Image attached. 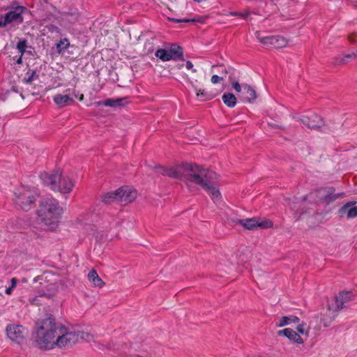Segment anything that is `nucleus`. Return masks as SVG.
<instances>
[{
	"label": "nucleus",
	"mask_w": 357,
	"mask_h": 357,
	"mask_svg": "<svg viewBox=\"0 0 357 357\" xmlns=\"http://www.w3.org/2000/svg\"><path fill=\"white\" fill-rule=\"evenodd\" d=\"M321 200L326 204H330L338 199L346 196L344 192L335 193L333 187H326L318 191Z\"/></svg>",
	"instance_id": "1a4fd4ad"
},
{
	"label": "nucleus",
	"mask_w": 357,
	"mask_h": 357,
	"mask_svg": "<svg viewBox=\"0 0 357 357\" xmlns=\"http://www.w3.org/2000/svg\"><path fill=\"white\" fill-rule=\"evenodd\" d=\"M88 278L96 287H101L105 284L102 280L98 276L97 272L93 269L89 271Z\"/></svg>",
	"instance_id": "4be33fe9"
},
{
	"label": "nucleus",
	"mask_w": 357,
	"mask_h": 357,
	"mask_svg": "<svg viewBox=\"0 0 357 357\" xmlns=\"http://www.w3.org/2000/svg\"><path fill=\"white\" fill-rule=\"evenodd\" d=\"M181 22H194L195 20L191 19H181Z\"/></svg>",
	"instance_id": "79ce46f5"
},
{
	"label": "nucleus",
	"mask_w": 357,
	"mask_h": 357,
	"mask_svg": "<svg viewBox=\"0 0 357 357\" xmlns=\"http://www.w3.org/2000/svg\"><path fill=\"white\" fill-rule=\"evenodd\" d=\"M171 20H172V21H173V22H177V23H178V22H181V19H175V18H172Z\"/></svg>",
	"instance_id": "37998d69"
},
{
	"label": "nucleus",
	"mask_w": 357,
	"mask_h": 357,
	"mask_svg": "<svg viewBox=\"0 0 357 357\" xmlns=\"http://www.w3.org/2000/svg\"><path fill=\"white\" fill-rule=\"evenodd\" d=\"M217 69V73H218L220 74V75H221V69L220 68H216Z\"/></svg>",
	"instance_id": "a18cd8bd"
},
{
	"label": "nucleus",
	"mask_w": 357,
	"mask_h": 357,
	"mask_svg": "<svg viewBox=\"0 0 357 357\" xmlns=\"http://www.w3.org/2000/svg\"><path fill=\"white\" fill-rule=\"evenodd\" d=\"M155 55L162 61H168L172 60V57L169 56V51L165 49H158Z\"/></svg>",
	"instance_id": "cd10ccee"
},
{
	"label": "nucleus",
	"mask_w": 357,
	"mask_h": 357,
	"mask_svg": "<svg viewBox=\"0 0 357 357\" xmlns=\"http://www.w3.org/2000/svg\"><path fill=\"white\" fill-rule=\"evenodd\" d=\"M43 183L49 186L52 190L61 193H69L74 188V182L67 175H63L59 171L54 174L43 172L40 175Z\"/></svg>",
	"instance_id": "20e7f679"
},
{
	"label": "nucleus",
	"mask_w": 357,
	"mask_h": 357,
	"mask_svg": "<svg viewBox=\"0 0 357 357\" xmlns=\"http://www.w3.org/2000/svg\"><path fill=\"white\" fill-rule=\"evenodd\" d=\"M6 333L10 340L20 344L24 340L25 329L20 325H9L6 327Z\"/></svg>",
	"instance_id": "9b49d317"
},
{
	"label": "nucleus",
	"mask_w": 357,
	"mask_h": 357,
	"mask_svg": "<svg viewBox=\"0 0 357 357\" xmlns=\"http://www.w3.org/2000/svg\"><path fill=\"white\" fill-rule=\"evenodd\" d=\"M197 96L203 99V100H211L214 96L205 91L204 89H195Z\"/></svg>",
	"instance_id": "c756f323"
},
{
	"label": "nucleus",
	"mask_w": 357,
	"mask_h": 357,
	"mask_svg": "<svg viewBox=\"0 0 357 357\" xmlns=\"http://www.w3.org/2000/svg\"><path fill=\"white\" fill-rule=\"evenodd\" d=\"M249 13H250L249 12H245V13H240V15H239V16H241V17H243V18H245H245H247V17H248V16Z\"/></svg>",
	"instance_id": "ea45409f"
},
{
	"label": "nucleus",
	"mask_w": 357,
	"mask_h": 357,
	"mask_svg": "<svg viewBox=\"0 0 357 357\" xmlns=\"http://www.w3.org/2000/svg\"><path fill=\"white\" fill-rule=\"evenodd\" d=\"M38 195L34 188L21 187L15 192V203L24 211H29L35 205Z\"/></svg>",
	"instance_id": "39448f33"
},
{
	"label": "nucleus",
	"mask_w": 357,
	"mask_h": 357,
	"mask_svg": "<svg viewBox=\"0 0 357 357\" xmlns=\"http://www.w3.org/2000/svg\"><path fill=\"white\" fill-rule=\"evenodd\" d=\"M82 337L80 332L68 331L67 328L61 324L58 336L56 339V346L62 348L71 346Z\"/></svg>",
	"instance_id": "0eeeda50"
},
{
	"label": "nucleus",
	"mask_w": 357,
	"mask_h": 357,
	"mask_svg": "<svg viewBox=\"0 0 357 357\" xmlns=\"http://www.w3.org/2000/svg\"><path fill=\"white\" fill-rule=\"evenodd\" d=\"M352 293L350 291H342L335 297L334 303L328 304L329 310L337 312L342 310L344 304L352 300Z\"/></svg>",
	"instance_id": "9d476101"
},
{
	"label": "nucleus",
	"mask_w": 357,
	"mask_h": 357,
	"mask_svg": "<svg viewBox=\"0 0 357 357\" xmlns=\"http://www.w3.org/2000/svg\"><path fill=\"white\" fill-rule=\"evenodd\" d=\"M278 335H284L287 337L289 340L296 342L297 344H303V340L302 337L293 329L291 328H284L283 330L279 331L278 332Z\"/></svg>",
	"instance_id": "2eb2a0df"
},
{
	"label": "nucleus",
	"mask_w": 357,
	"mask_h": 357,
	"mask_svg": "<svg viewBox=\"0 0 357 357\" xmlns=\"http://www.w3.org/2000/svg\"><path fill=\"white\" fill-rule=\"evenodd\" d=\"M17 278H13L11 279V285H10L11 288H15L16 287V285H17Z\"/></svg>",
	"instance_id": "e433bc0d"
},
{
	"label": "nucleus",
	"mask_w": 357,
	"mask_h": 357,
	"mask_svg": "<svg viewBox=\"0 0 357 357\" xmlns=\"http://www.w3.org/2000/svg\"><path fill=\"white\" fill-rule=\"evenodd\" d=\"M222 99L223 102L229 107H234L236 105V98L233 93H224Z\"/></svg>",
	"instance_id": "393cba45"
},
{
	"label": "nucleus",
	"mask_w": 357,
	"mask_h": 357,
	"mask_svg": "<svg viewBox=\"0 0 357 357\" xmlns=\"http://www.w3.org/2000/svg\"><path fill=\"white\" fill-rule=\"evenodd\" d=\"M54 103L60 107L71 105L74 102V99L68 95L56 94L54 96Z\"/></svg>",
	"instance_id": "f3484780"
},
{
	"label": "nucleus",
	"mask_w": 357,
	"mask_h": 357,
	"mask_svg": "<svg viewBox=\"0 0 357 357\" xmlns=\"http://www.w3.org/2000/svg\"><path fill=\"white\" fill-rule=\"evenodd\" d=\"M116 190L119 195V202L124 204L132 202L137 197V191L128 186L121 187Z\"/></svg>",
	"instance_id": "f8f14e48"
},
{
	"label": "nucleus",
	"mask_w": 357,
	"mask_h": 357,
	"mask_svg": "<svg viewBox=\"0 0 357 357\" xmlns=\"http://www.w3.org/2000/svg\"><path fill=\"white\" fill-rule=\"evenodd\" d=\"M301 121L307 128L314 130H318L324 125L322 118L317 114H313L310 116H303Z\"/></svg>",
	"instance_id": "ddd939ff"
},
{
	"label": "nucleus",
	"mask_w": 357,
	"mask_h": 357,
	"mask_svg": "<svg viewBox=\"0 0 357 357\" xmlns=\"http://www.w3.org/2000/svg\"><path fill=\"white\" fill-rule=\"evenodd\" d=\"M215 68H220L221 69V75H213L211 77V80L213 84H218L220 81H222L226 78L228 72H227L226 68L222 65L213 66L212 70H215Z\"/></svg>",
	"instance_id": "6ab92c4d"
},
{
	"label": "nucleus",
	"mask_w": 357,
	"mask_h": 357,
	"mask_svg": "<svg viewBox=\"0 0 357 357\" xmlns=\"http://www.w3.org/2000/svg\"><path fill=\"white\" fill-rule=\"evenodd\" d=\"M41 296L50 297V295H49V294H44L41 295Z\"/></svg>",
	"instance_id": "49530a36"
},
{
	"label": "nucleus",
	"mask_w": 357,
	"mask_h": 357,
	"mask_svg": "<svg viewBox=\"0 0 357 357\" xmlns=\"http://www.w3.org/2000/svg\"><path fill=\"white\" fill-rule=\"evenodd\" d=\"M38 78V75L36 74V71L29 69V70L25 74V77H24L23 81L26 84H31L33 81Z\"/></svg>",
	"instance_id": "c85d7f7f"
},
{
	"label": "nucleus",
	"mask_w": 357,
	"mask_h": 357,
	"mask_svg": "<svg viewBox=\"0 0 357 357\" xmlns=\"http://www.w3.org/2000/svg\"><path fill=\"white\" fill-rule=\"evenodd\" d=\"M13 289L14 288H11V287L10 286L8 288L6 289L5 293L8 295H10L12 294Z\"/></svg>",
	"instance_id": "58836bf2"
},
{
	"label": "nucleus",
	"mask_w": 357,
	"mask_h": 357,
	"mask_svg": "<svg viewBox=\"0 0 357 357\" xmlns=\"http://www.w3.org/2000/svg\"><path fill=\"white\" fill-rule=\"evenodd\" d=\"M119 195L117 190L114 192H109L102 196V202L105 204H111L114 202H119Z\"/></svg>",
	"instance_id": "b1692460"
},
{
	"label": "nucleus",
	"mask_w": 357,
	"mask_h": 357,
	"mask_svg": "<svg viewBox=\"0 0 357 357\" xmlns=\"http://www.w3.org/2000/svg\"><path fill=\"white\" fill-rule=\"evenodd\" d=\"M62 213L63 209L56 199L47 198L40 203L38 216L46 228L53 231L57 227Z\"/></svg>",
	"instance_id": "7ed1b4c3"
},
{
	"label": "nucleus",
	"mask_w": 357,
	"mask_h": 357,
	"mask_svg": "<svg viewBox=\"0 0 357 357\" xmlns=\"http://www.w3.org/2000/svg\"><path fill=\"white\" fill-rule=\"evenodd\" d=\"M15 61H16V63L17 64L22 63V56H21V54H20V56L16 59Z\"/></svg>",
	"instance_id": "a19ab883"
},
{
	"label": "nucleus",
	"mask_w": 357,
	"mask_h": 357,
	"mask_svg": "<svg viewBox=\"0 0 357 357\" xmlns=\"http://www.w3.org/2000/svg\"><path fill=\"white\" fill-rule=\"evenodd\" d=\"M172 60H177L183 57V49L180 46L172 45L168 50Z\"/></svg>",
	"instance_id": "5701e85b"
},
{
	"label": "nucleus",
	"mask_w": 357,
	"mask_h": 357,
	"mask_svg": "<svg viewBox=\"0 0 357 357\" xmlns=\"http://www.w3.org/2000/svg\"><path fill=\"white\" fill-rule=\"evenodd\" d=\"M299 320L298 317L294 315L284 316L280 319L278 322H277L276 326L278 327H283L291 324V323H298Z\"/></svg>",
	"instance_id": "aec40b11"
},
{
	"label": "nucleus",
	"mask_w": 357,
	"mask_h": 357,
	"mask_svg": "<svg viewBox=\"0 0 357 357\" xmlns=\"http://www.w3.org/2000/svg\"><path fill=\"white\" fill-rule=\"evenodd\" d=\"M52 8L54 9V14H52V17L54 18V19H58L60 17H68L69 15H72L74 19L75 20H78L79 17V13L78 11H74L73 13H61L60 11L59 10H56V8L54 6H52Z\"/></svg>",
	"instance_id": "a878e982"
},
{
	"label": "nucleus",
	"mask_w": 357,
	"mask_h": 357,
	"mask_svg": "<svg viewBox=\"0 0 357 357\" xmlns=\"http://www.w3.org/2000/svg\"><path fill=\"white\" fill-rule=\"evenodd\" d=\"M356 58H357V50L355 52H353L350 54H347L340 56L337 57L335 63L337 64L346 63L349 60H352Z\"/></svg>",
	"instance_id": "bb28decb"
},
{
	"label": "nucleus",
	"mask_w": 357,
	"mask_h": 357,
	"mask_svg": "<svg viewBox=\"0 0 357 357\" xmlns=\"http://www.w3.org/2000/svg\"><path fill=\"white\" fill-rule=\"evenodd\" d=\"M273 224L271 220H265L263 221H259L258 220L257 227L266 229V228H271L273 227Z\"/></svg>",
	"instance_id": "473e14b6"
},
{
	"label": "nucleus",
	"mask_w": 357,
	"mask_h": 357,
	"mask_svg": "<svg viewBox=\"0 0 357 357\" xmlns=\"http://www.w3.org/2000/svg\"><path fill=\"white\" fill-rule=\"evenodd\" d=\"M49 30H50L51 31H56V32H59V29L54 26V25H51L50 27H49Z\"/></svg>",
	"instance_id": "4c0bfd02"
},
{
	"label": "nucleus",
	"mask_w": 357,
	"mask_h": 357,
	"mask_svg": "<svg viewBox=\"0 0 357 357\" xmlns=\"http://www.w3.org/2000/svg\"><path fill=\"white\" fill-rule=\"evenodd\" d=\"M356 202H349L344 204L340 209V213L341 215L347 213L348 219H352L357 217V206L354 205Z\"/></svg>",
	"instance_id": "dca6fc26"
},
{
	"label": "nucleus",
	"mask_w": 357,
	"mask_h": 357,
	"mask_svg": "<svg viewBox=\"0 0 357 357\" xmlns=\"http://www.w3.org/2000/svg\"><path fill=\"white\" fill-rule=\"evenodd\" d=\"M27 47V42L26 40H21L17 44V49L21 56H23Z\"/></svg>",
	"instance_id": "2f4dec72"
},
{
	"label": "nucleus",
	"mask_w": 357,
	"mask_h": 357,
	"mask_svg": "<svg viewBox=\"0 0 357 357\" xmlns=\"http://www.w3.org/2000/svg\"><path fill=\"white\" fill-rule=\"evenodd\" d=\"M243 89L242 90V93L239 96V98L243 102H250L256 99V91L250 85L243 84Z\"/></svg>",
	"instance_id": "4468645a"
},
{
	"label": "nucleus",
	"mask_w": 357,
	"mask_h": 357,
	"mask_svg": "<svg viewBox=\"0 0 357 357\" xmlns=\"http://www.w3.org/2000/svg\"><path fill=\"white\" fill-rule=\"evenodd\" d=\"M231 15H234V16H239L240 15V13L234 12V13H231Z\"/></svg>",
	"instance_id": "c03bdc74"
},
{
	"label": "nucleus",
	"mask_w": 357,
	"mask_h": 357,
	"mask_svg": "<svg viewBox=\"0 0 357 357\" xmlns=\"http://www.w3.org/2000/svg\"><path fill=\"white\" fill-rule=\"evenodd\" d=\"M305 324H304L303 323V324H299L296 328L297 331H298L299 333L303 335L305 333H307V332L305 331Z\"/></svg>",
	"instance_id": "f704fd0d"
},
{
	"label": "nucleus",
	"mask_w": 357,
	"mask_h": 357,
	"mask_svg": "<svg viewBox=\"0 0 357 357\" xmlns=\"http://www.w3.org/2000/svg\"><path fill=\"white\" fill-rule=\"evenodd\" d=\"M70 46V42L69 40L67 38L61 39L57 44H56V49L57 52L59 53H61L66 50Z\"/></svg>",
	"instance_id": "7c9ffc66"
},
{
	"label": "nucleus",
	"mask_w": 357,
	"mask_h": 357,
	"mask_svg": "<svg viewBox=\"0 0 357 357\" xmlns=\"http://www.w3.org/2000/svg\"><path fill=\"white\" fill-rule=\"evenodd\" d=\"M232 86L235 89V91L241 95L242 90L243 89V84H240L238 82H235L232 83Z\"/></svg>",
	"instance_id": "72a5a7b5"
},
{
	"label": "nucleus",
	"mask_w": 357,
	"mask_h": 357,
	"mask_svg": "<svg viewBox=\"0 0 357 357\" xmlns=\"http://www.w3.org/2000/svg\"><path fill=\"white\" fill-rule=\"evenodd\" d=\"M38 330L34 335V340L39 348L51 349L56 346V337L58 336L61 326L54 319L48 317L37 323Z\"/></svg>",
	"instance_id": "f03ea898"
},
{
	"label": "nucleus",
	"mask_w": 357,
	"mask_h": 357,
	"mask_svg": "<svg viewBox=\"0 0 357 357\" xmlns=\"http://www.w3.org/2000/svg\"><path fill=\"white\" fill-rule=\"evenodd\" d=\"M238 222H239L245 229L251 230L257 228L258 219H257L256 218H253L238 220Z\"/></svg>",
	"instance_id": "412c9836"
},
{
	"label": "nucleus",
	"mask_w": 357,
	"mask_h": 357,
	"mask_svg": "<svg viewBox=\"0 0 357 357\" xmlns=\"http://www.w3.org/2000/svg\"><path fill=\"white\" fill-rule=\"evenodd\" d=\"M158 172L162 175L184 181L190 190L193 188H202L214 201H218L220 197V192L215 186L217 174L196 164L186 163L171 168L160 167Z\"/></svg>",
	"instance_id": "f257e3e1"
},
{
	"label": "nucleus",
	"mask_w": 357,
	"mask_h": 357,
	"mask_svg": "<svg viewBox=\"0 0 357 357\" xmlns=\"http://www.w3.org/2000/svg\"><path fill=\"white\" fill-rule=\"evenodd\" d=\"M185 67L188 70H192V72H196L197 70L193 68V64L191 61H188L185 64Z\"/></svg>",
	"instance_id": "c9c22d12"
},
{
	"label": "nucleus",
	"mask_w": 357,
	"mask_h": 357,
	"mask_svg": "<svg viewBox=\"0 0 357 357\" xmlns=\"http://www.w3.org/2000/svg\"><path fill=\"white\" fill-rule=\"evenodd\" d=\"M28 13V9L22 6L12 8L8 13L0 17V27L13 23L15 25L22 24L24 21L23 15Z\"/></svg>",
	"instance_id": "423d86ee"
},
{
	"label": "nucleus",
	"mask_w": 357,
	"mask_h": 357,
	"mask_svg": "<svg viewBox=\"0 0 357 357\" xmlns=\"http://www.w3.org/2000/svg\"><path fill=\"white\" fill-rule=\"evenodd\" d=\"M126 100V98H116V99L109 98L103 102H101V101L96 102L95 104L97 106L103 105L105 107H121L124 105L123 102H125Z\"/></svg>",
	"instance_id": "a211bd4d"
},
{
	"label": "nucleus",
	"mask_w": 357,
	"mask_h": 357,
	"mask_svg": "<svg viewBox=\"0 0 357 357\" xmlns=\"http://www.w3.org/2000/svg\"><path fill=\"white\" fill-rule=\"evenodd\" d=\"M259 42L266 46L273 48H282L287 45V40L281 36H269L261 37L259 32L255 33Z\"/></svg>",
	"instance_id": "6e6552de"
}]
</instances>
